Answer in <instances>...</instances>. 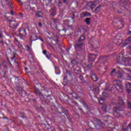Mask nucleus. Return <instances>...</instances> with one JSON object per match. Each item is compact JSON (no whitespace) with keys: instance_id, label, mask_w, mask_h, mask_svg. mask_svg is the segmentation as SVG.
I'll return each instance as SVG.
<instances>
[{"instance_id":"nucleus-1","label":"nucleus","mask_w":131,"mask_h":131,"mask_svg":"<svg viewBox=\"0 0 131 131\" xmlns=\"http://www.w3.org/2000/svg\"><path fill=\"white\" fill-rule=\"evenodd\" d=\"M118 104L117 106H115L113 108V112L115 117H120L121 114L120 112H123V110L121 108L124 107L125 103L121 97H119L117 99Z\"/></svg>"},{"instance_id":"nucleus-2","label":"nucleus","mask_w":131,"mask_h":131,"mask_svg":"<svg viewBox=\"0 0 131 131\" xmlns=\"http://www.w3.org/2000/svg\"><path fill=\"white\" fill-rule=\"evenodd\" d=\"M84 39H85V37L84 36H81L78 40L76 42L74 48L77 52H80L84 48V44H83Z\"/></svg>"},{"instance_id":"nucleus-3","label":"nucleus","mask_w":131,"mask_h":131,"mask_svg":"<svg viewBox=\"0 0 131 131\" xmlns=\"http://www.w3.org/2000/svg\"><path fill=\"white\" fill-rule=\"evenodd\" d=\"M115 88L120 93L122 92V91H123V85L121 84V81H117Z\"/></svg>"},{"instance_id":"nucleus-4","label":"nucleus","mask_w":131,"mask_h":131,"mask_svg":"<svg viewBox=\"0 0 131 131\" xmlns=\"http://www.w3.org/2000/svg\"><path fill=\"white\" fill-rule=\"evenodd\" d=\"M88 85H89L90 90H91L93 92H97V90H98V88H97V86L94 84V83H93L91 82H88Z\"/></svg>"},{"instance_id":"nucleus-5","label":"nucleus","mask_w":131,"mask_h":131,"mask_svg":"<svg viewBox=\"0 0 131 131\" xmlns=\"http://www.w3.org/2000/svg\"><path fill=\"white\" fill-rule=\"evenodd\" d=\"M90 76L93 81H98V77H97L94 71L91 70L90 71Z\"/></svg>"},{"instance_id":"nucleus-6","label":"nucleus","mask_w":131,"mask_h":131,"mask_svg":"<svg viewBox=\"0 0 131 131\" xmlns=\"http://www.w3.org/2000/svg\"><path fill=\"white\" fill-rule=\"evenodd\" d=\"M94 121L97 122V125H98V126H100V127H104V126H105V124L104 123V122H102V121L98 119L97 118H94Z\"/></svg>"},{"instance_id":"nucleus-7","label":"nucleus","mask_w":131,"mask_h":131,"mask_svg":"<svg viewBox=\"0 0 131 131\" xmlns=\"http://www.w3.org/2000/svg\"><path fill=\"white\" fill-rule=\"evenodd\" d=\"M92 14L90 13L89 12H83L80 14V18L81 19H83V18L85 17H90V16H91Z\"/></svg>"},{"instance_id":"nucleus-8","label":"nucleus","mask_w":131,"mask_h":131,"mask_svg":"<svg viewBox=\"0 0 131 131\" xmlns=\"http://www.w3.org/2000/svg\"><path fill=\"white\" fill-rule=\"evenodd\" d=\"M18 31L21 36H25L26 35V29L20 28Z\"/></svg>"},{"instance_id":"nucleus-9","label":"nucleus","mask_w":131,"mask_h":131,"mask_svg":"<svg viewBox=\"0 0 131 131\" xmlns=\"http://www.w3.org/2000/svg\"><path fill=\"white\" fill-rule=\"evenodd\" d=\"M17 26H18V24L16 20H10V27L11 28H17Z\"/></svg>"},{"instance_id":"nucleus-10","label":"nucleus","mask_w":131,"mask_h":131,"mask_svg":"<svg viewBox=\"0 0 131 131\" xmlns=\"http://www.w3.org/2000/svg\"><path fill=\"white\" fill-rule=\"evenodd\" d=\"M96 58L97 56L96 55L91 54L88 57V60L90 62H94V61H95Z\"/></svg>"},{"instance_id":"nucleus-11","label":"nucleus","mask_w":131,"mask_h":131,"mask_svg":"<svg viewBox=\"0 0 131 131\" xmlns=\"http://www.w3.org/2000/svg\"><path fill=\"white\" fill-rule=\"evenodd\" d=\"M76 78L77 80H79L81 83H85V80H84V78H83V76L80 75L76 76Z\"/></svg>"},{"instance_id":"nucleus-12","label":"nucleus","mask_w":131,"mask_h":131,"mask_svg":"<svg viewBox=\"0 0 131 131\" xmlns=\"http://www.w3.org/2000/svg\"><path fill=\"white\" fill-rule=\"evenodd\" d=\"M74 73L76 75V76H78L81 74V69L79 67H77L74 70Z\"/></svg>"},{"instance_id":"nucleus-13","label":"nucleus","mask_w":131,"mask_h":131,"mask_svg":"<svg viewBox=\"0 0 131 131\" xmlns=\"http://www.w3.org/2000/svg\"><path fill=\"white\" fill-rule=\"evenodd\" d=\"M50 12V16L54 17L57 14V10H56V8H54L51 10Z\"/></svg>"},{"instance_id":"nucleus-14","label":"nucleus","mask_w":131,"mask_h":131,"mask_svg":"<svg viewBox=\"0 0 131 131\" xmlns=\"http://www.w3.org/2000/svg\"><path fill=\"white\" fill-rule=\"evenodd\" d=\"M124 74L125 73L122 72H118L116 73V75L118 77V78H122V77H124Z\"/></svg>"},{"instance_id":"nucleus-15","label":"nucleus","mask_w":131,"mask_h":131,"mask_svg":"<svg viewBox=\"0 0 131 131\" xmlns=\"http://www.w3.org/2000/svg\"><path fill=\"white\" fill-rule=\"evenodd\" d=\"M115 42L117 46L121 45V43H122V38L120 37L119 39L117 38L115 40Z\"/></svg>"},{"instance_id":"nucleus-16","label":"nucleus","mask_w":131,"mask_h":131,"mask_svg":"<svg viewBox=\"0 0 131 131\" xmlns=\"http://www.w3.org/2000/svg\"><path fill=\"white\" fill-rule=\"evenodd\" d=\"M38 38L37 37V35L36 34H32L31 36V41H34L35 40H37Z\"/></svg>"},{"instance_id":"nucleus-17","label":"nucleus","mask_w":131,"mask_h":131,"mask_svg":"<svg viewBox=\"0 0 131 131\" xmlns=\"http://www.w3.org/2000/svg\"><path fill=\"white\" fill-rule=\"evenodd\" d=\"M5 43H6V46H7V47H8V48L9 49L11 48H13V44L12 43L11 41H10V40H9V39L6 40Z\"/></svg>"},{"instance_id":"nucleus-18","label":"nucleus","mask_w":131,"mask_h":131,"mask_svg":"<svg viewBox=\"0 0 131 131\" xmlns=\"http://www.w3.org/2000/svg\"><path fill=\"white\" fill-rule=\"evenodd\" d=\"M36 17L38 18H41L42 17V11H37L35 13Z\"/></svg>"},{"instance_id":"nucleus-19","label":"nucleus","mask_w":131,"mask_h":131,"mask_svg":"<svg viewBox=\"0 0 131 131\" xmlns=\"http://www.w3.org/2000/svg\"><path fill=\"white\" fill-rule=\"evenodd\" d=\"M126 89L127 90V93H130L131 92V83L129 82L126 85Z\"/></svg>"},{"instance_id":"nucleus-20","label":"nucleus","mask_w":131,"mask_h":131,"mask_svg":"<svg viewBox=\"0 0 131 131\" xmlns=\"http://www.w3.org/2000/svg\"><path fill=\"white\" fill-rule=\"evenodd\" d=\"M36 94L37 95H38L40 97V99H41V100L42 101H45V102H48V99L45 100V97H43V95H42L41 94L38 93V92H36Z\"/></svg>"},{"instance_id":"nucleus-21","label":"nucleus","mask_w":131,"mask_h":131,"mask_svg":"<svg viewBox=\"0 0 131 131\" xmlns=\"http://www.w3.org/2000/svg\"><path fill=\"white\" fill-rule=\"evenodd\" d=\"M92 48L95 49V50H96V49H99L100 48L99 42L96 41V42L93 45H92Z\"/></svg>"},{"instance_id":"nucleus-22","label":"nucleus","mask_w":131,"mask_h":131,"mask_svg":"<svg viewBox=\"0 0 131 131\" xmlns=\"http://www.w3.org/2000/svg\"><path fill=\"white\" fill-rule=\"evenodd\" d=\"M124 77H126V79H127V80H131V76L128 73H125Z\"/></svg>"},{"instance_id":"nucleus-23","label":"nucleus","mask_w":131,"mask_h":131,"mask_svg":"<svg viewBox=\"0 0 131 131\" xmlns=\"http://www.w3.org/2000/svg\"><path fill=\"white\" fill-rule=\"evenodd\" d=\"M102 108L103 111H104V112H106V111H107V109H108V105H107V104H103Z\"/></svg>"},{"instance_id":"nucleus-24","label":"nucleus","mask_w":131,"mask_h":131,"mask_svg":"<svg viewBox=\"0 0 131 131\" xmlns=\"http://www.w3.org/2000/svg\"><path fill=\"white\" fill-rule=\"evenodd\" d=\"M124 131H131V124H129L126 128H123Z\"/></svg>"},{"instance_id":"nucleus-25","label":"nucleus","mask_w":131,"mask_h":131,"mask_svg":"<svg viewBox=\"0 0 131 131\" xmlns=\"http://www.w3.org/2000/svg\"><path fill=\"white\" fill-rule=\"evenodd\" d=\"M89 125L90 128H92V129H94V128H95V127H96V125L93 122H90L89 124Z\"/></svg>"},{"instance_id":"nucleus-26","label":"nucleus","mask_w":131,"mask_h":131,"mask_svg":"<svg viewBox=\"0 0 131 131\" xmlns=\"http://www.w3.org/2000/svg\"><path fill=\"white\" fill-rule=\"evenodd\" d=\"M57 20L55 18H53L52 19V21H51V27L54 28V27H56V22Z\"/></svg>"},{"instance_id":"nucleus-27","label":"nucleus","mask_w":131,"mask_h":131,"mask_svg":"<svg viewBox=\"0 0 131 131\" xmlns=\"http://www.w3.org/2000/svg\"><path fill=\"white\" fill-rule=\"evenodd\" d=\"M91 20H92V18L90 17L85 18V22L86 23V24L90 25V24H91Z\"/></svg>"},{"instance_id":"nucleus-28","label":"nucleus","mask_w":131,"mask_h":131,"mask_svg":"<svg viewBox=\"0 0 131 131\" xmlns=\"http://www.w3.org/2000/svg\"><path fill=\"white\" fill-rule=\"evenodd\" d=\"M88 6L91 8L92 10H93V9L96 7V5L92 2H89L88 3Z\"/></svg>"},{"instance_id":"nucleus-29","label":"nucleus","mask_w":131,"mask_h":131,"mask_svg":"<svg viewBox=\"0 0 131 131\" xmlns=\"http://www.w3.org/2000/svg\"><path fill=\"white\" fill-rule=\"evenodd\" d=\"M62 113L61 112H58L59 113H60V114H62V113H63V114H64V115L67 116V112H68V111H67V110H66V108H62Z\"/></svg>"},{"instance_id":"nucleus-30","label":"nucleus","mask_w":131,"mask_h":131,"mask_svg":"<svg viewBox=\"0 0 131 131\" xmlns=\"http://www.w3.org/2000/svg\"><path fill=\"white\" fill-rule=\"evenodd\" d=\"M101 6H98L97 7H96V8L95 10V12L96 13V14H98V13H99V12H100V11H101Z\"/></svg>"},{"instance_id":"nucleus-31","label":"nucleus","mask_w":131,"mask_h":131,"mask_svg":"<svg viewBox=\"0 0 131 131\" xmlns=\"http://www.w3.org/2000/svg\"><path fill=\"white\" fill-rule=\"evenodd\" d=\"M17 50L20 52V53H22V52H23V46H22V45H20V46L18 47Z\"/></svg>"},{"instance_id":"nucleus-32","label":"nucleus","mask_w":131,"mask_h":131,"mask_svg":"<svg viewBox=\"0 0 131 131\" xmlns=\"http://www.w3.org/2000/svg\"><path fill=\"white\" fill-rule=\"evenodd\" d=\"M71 64L72 67H74L75 64H76V61H75V59H72L71 61Z\"/></svg>"},{"instance_id":"nucleus-33","label":"nucleus","mask_w":131,"mask_h":131,"mask_svg":"<svg viewBox=\"0 0 131 131\" xmlns=\"http://www.w3.org/2000/svg\"><path fill=\"white\" fill-rule=\"evenodd\" d=\"M105 101V98H101L99 100V104H104V102Z\"/></svg>"},{"instance_id":"nucleus-34","label":"nucleus","mask_w":131,"mask_h":131,"mask_svg":"<svg viewBox=\"0 0 131 131\" xmlns=\"http://www.w3.org/2000/svg\"><path fill=\"white\" fill-rule=\"evenodd\" d=\"M66 73L70 77L72 76V73L70 71L66 70Z\"/></svg>"},{"instance_id":"nucleus-35","label":"nucleus","mask_w":131,"mask_h":131,"mask_svg":"<svg viewBox=\"0 0 131 131\" xmlns=\"http://www.w3.org/2000/svg\"><path fill=\"white\" fill-rule=\"evenodd\" d=\"M26 51H29V52H30V51H31V48H30L29 45H27L26 46Z\"/></svg>"},{"instance_id":"nucleus-36","label":"nucleus","mask_w":131,"mask_h":131,"mask_svg":"<svg viewBox=\"0 0 131 131\" xmlns=\"http://www.w3.org/2000/svg\"><path fill=\"white\" fill-rule=\"evenodd\" d=\"M19 116L20 117H22V118H26V116H25V115H24V113H19Z\"/></svg>"},{"instance_id":"nucleus-37","label":"nucleus","mask_w":131,"mask_h":131,"mask_svg":"<svg viewBox=\"0 0 131 131\" xmlns=\"http://www.w3.org/2000/svg\"><path fill=\"white\" fill-rule=\"evenodd\" d=\"M46 56L48 59H51V57H52V55H51V54L49 53H47Z\"/></svg>"},{"instance_id":"nucleus-38","label":"nucleus","mask_w":131,"mask_h":131,"mask_svg":"<svg viewBox=\"0 0 131 131\" xmlns=\"http://www.w3.org/2000/svg\"><path fill=\"white\" fill-rule=\"evenodd\" d=\"M15 42L16 45L18 46V47H20V45H21V43H20V42H19V41H18V40L15 39Z\"/></svg>"},{"instance_id":"nucleus-39","label":"nucleus","mask_w":131,"mask_h":131,"mask_svg":"<svg viewBox=\"0 0 131 131\" xmlns=\"http://www.w3.org/2000/svg\"><path fill=\"white\" fill-rule=\"evenodd\" d=\"M59 67H57L55 68V72L57 74H60V73H57V71H59Z\"/></svg>"},{"instance_id":"nucleus-40","label":"nucleus","mask_w":131,"mask_h":131,"mask_svg":"<svg viewBox=\"0 0 131 131\" xmlns=\"http://www.w3.org/2000/svg\"><path fill=\"white\" fill-rule=\"evenodd\" d=\"M87 67L88 68L91 70V68H92V67H93V64H88L87 65Z\"/></svg>"},{"instance_id":"nucleus-41","label":"nucleus","mask_w":131,"mask_h":131,"mask_svg":"<svg viewBox=\"0 0 131 131\" xmlns=\"http://www.w3.org/2000/svg\"><path fill=\"white\" fill-rule=\"evenodd\" d=\"M13 57L11 58V60H14V59H15V58H16V53H13Z\"/></svg>"},{"instance_id":"nucleus-42","label":"nucleus","mask_w":131,"mask_h":131,"mask_svg":"<svg viewBox=\"0 0 131 131\" xmlns=\"http://www.w3.org/2000/svg\"><path fill=\"white\" fill-rule=\"evenodd\" d=\"M115 71H116V69H114L111 73V75H113V73H115Z\"/></svg>"},{"instance_id":"nucleus-43","label":"nucleus","mask_w":131,"mask_h":131,"mask_svg":"<svg viewBox=\"0 0 131 131\" xmlns=\"http://www.w3.org/2000/svg\"><path fill=\"white\" fill-rule=\"evenodd\" d=\"M73 16L74 17H77V16H78V13L77 12H74Z\"/></svg>"},{"instance_id":"nucleus-44","label":"nucleus","mask_w":131,"mask_h":131,"mask_svg":"<svg viewBox=\"0 0 131 131\" xmlns=\"http://www.w3.org/2000/svg\"><path fill=\"white\" fill-rule=\"evenodd\" d=\"M127 105H128V108L131 109V102H128Z\"/></svg>"},{"instance_id":"nucleus-45","label":"nucleus","mask_w":131,"mask_h":131,"mask_svg":"<svg viewBox=\"0 0 131 131\" xmlns=\"http://www.w3.org/2000/svg\"><path fill=\"white\" fill-rule=\"evenodd\" d=\"M72 104H74V105H75V106H77V102H76V101H72Z\"/></svg>"},{"instance_id":"nucleus-46","label":"nucleus","mask_w":131,"mask_h":131,"mask_svg":"<svg viewBox=\"0 0 131 131\" xmlns=\"http://www.w3.org/2000/svg\"><path fill=\"white\" fill-rule=\"evenodd\" d=\"M107 90H108L109 91L110 90L113 91V87H111V86H110L109 87L107 88Z\"/></svg>"},{"instance_id":"nucleus-47","label":"nucleus","mask_w":131,"mask_h":131,"mask_svg":"<svg viewBox=\"0 0 131 131\" xmlns=\"http://www.w3.org/2000/svg\"><path fill=\"white\" fill-rule=\"evenodd\" d=\"M30 10H31V11H35V7H30Z\"/></svg>"},{"instance_id":"nucleus-48","label":"nucleus","mask_w":131,"mask_h":131,"mask_svg":"<svg viewBox=\"0 0 131 131\" xmlns=\"http://www.w3.org/2000/svg\"><path fill=\"white\" fill-rule=\"evenodd\" d=\"M17 2L20 4L21 6H23V3L21 1V0H17Z\"/></svg>"},{"instance_id":"nucleus-49","label":"nucleus","mask_w":131,"mask_h":131,"mask_svg":"<svg viewBox=\"0 0 131 131\" xmlns=\"http://www.w3.org/2000/svg\"><path fill=\"white\" fill-rule=\"evenodd\" d=\"M120 23L122 25V26H124V22L123 21V20H121Z\"/></svg>"},{"instance_id":"nucleus-50","label":"nucleus","mask_w":131,"mask_h":131,"mask_svg":"<svg viewBox=\"0 0 131 131\" xmlns=\"http://www.w3.org/2000/svg\"><path fill=\"white\" fill-rule=\"evenodd\" d=\"M42 53H43V55H46L48 54V53H47V50H43L42 51Z\"/></svg>"},{"instance_id":"nucleus-51","label":"nucleus","mask_w":131,"mask_h":131,"mask_svg":"<svg viewBox=\"0 0 131 131\" xmlns=\"http://www.w3.org/2000/svg\"><path fill=\"white\" fill-rule=\"evenodd\" d=\"M38 26L39 27H42V24L41 23H39Z\"/></svg>"},{"instance_id":"nucleus-52","label":"nucleus","mask_w":131,"mask_h":131,"mask_svg":"<svg viewBox=\"0 0 131 131\" xmlns=\"http://www.w3.org/2000/svg\"><path fill=\"white\" fill-rule=\"evenodd\" d=\"M39 38L40 40H41V41H42V42H44V41H43V39H42V38L39 37Z\"/></svg>"},{"instance_id":"nucleus-53","label":"nucleus","mask_w":131,"mask_h":131,"mask_svg":"<svg viewBox=\"0 0 131 131\" xmlns=\"http://www.w3.org/2000/svg\"><path fill=\"white\" fill-rule=\"evenodd\" d=\"M127 35H131V31H129L128 32Z\"/></svg>"},{"instance_id":"nucleus-54","label":"nucleus","mask_w":131,"mask_h":131,"mask_svg":"<svg viewBox=\"0 0 131 131\" xmlns=\"http://www.w3.org/2000/svg\"><path fill=\"white\" fill-rule=\"evenodd\" d=\"M53 0H48V2L50 4H52V2Z\"/></svg>"},{"instance_id":"nucleus-55","label":"nucleus","mask_w":131,"mask_h":131,"mask_svg":"<svg viewBox=\"0 0 131 131\" xmlns=\"http://www.w3.org/2000/svg\"><path fill=\"white\" fill-rule=\"evenodd\" d=\"M108 59V57H105L103 58V60H107Z\"/></svg>"},{"instance_id":"nucleus-56","label":"nucleus","mask_w":131,"mask_h":131,"mask_svg":"<svg viewBox=\"0 0 131 131\" xmlns=\"http://www.w3.org/2000/svg\"><path fill=\"white\" fill-rule=\"evenodd\" d=\"M3 119H8V118L7 117H3Z\"/></svg>"},{"instance_id":"nucleus-57","label":"nucleus","mask_w":131,"mask_h":131,"mask_svg":"<svg viewBox=\"0 0 131 131\" xmlns=\"http://www.w3.org/2000/svg\"><path fill=\"white\" fill-rule=\"evenodd\" d=\"M128 44L127 43H126L125 44H124L123 46L125 47L126 46H127Z\"/></svg>"},{"instance_id":"nucleus-58","label":"nucleus","mask_w":131,"mask_h":131,"mask_svg":"<svg viewBox=\"0 0 131 131\" xmlns=\"http://www.w3.org/2000/svg\"><path fill=\"white\" fill-rule=\"evenodd\" d=\"M19 15L20 16V17H22L23 16V14H22V13H19Z\"/></svg>"},{"instance_id":"nucleus-59","label":"nucleus","mask_w":131,"mask_h":131,"mask_svg":"<svg viewBox=\"0 0 131 131\" xmlns=\"http://www.w3.org/2000/svg\"><path fill=\"white\" fill-rule=\"evenodd\" d=\"M118 14H121V11L118 10Z\"/></svg>"},{"instance_id":"nucleus-60","label":"nucleus","mask_w":131,"mask_h":131,"mask_svg":"<svg viewBox=\"0 0 131 131\" xmlns=\"http://www.w3.org/2000/svg\"><path fill=\"white\" fill-rule=\"evenodd\" d=\"M9 64L10 66H12V63H11V62L9 61Z\"/></svg>"},{"instance_id":"nucleus-61","label":"nucleus","mask_w":131,"mask_h":131,"mask_svg":"<svg viewBox=\"0 0 131 131\" xmlns=\"http://www.w3.org/2000/svg\"><path fill=\"white\" fill-rule=\"evenodd\" d=\"M1 43H2V45H4V41L2 40L1 42H0Z\"/></svg>"},{"instance_id":"nucleus-62","label":"nucleus","mask_w":131,"mask_h":131,"mask_svg":"<svg viewBox=\"0 0 131 131\" xmlns=\"http://www.w3.org/2000/svg\"><path fill=\"white\" fill-rule=\"evenodd\" d=\"M11 15H14V12H13V11H11Z\"/></svg>"},{"instance_id":"nucleus-63","label":"nucleus","mask_w":131,"mask_h":131,"mask_svg":"<svg viewBox=\"0 0 131 131\" xmlns=\"http://www.w3.org/2000/svg\"><path fill=\"white\" fill-rule=\"evenodd\" d=\"M63 3H67V0H63Z\"/></svg>"},{"instance_id":"nucleus-64","label":"nucleus","mask_w":131,"mask_h":131,"mask_svg":"<svg viewBox=\"0 0 131 131\" xmlns=\"http://www.w3.org/2000/svg\"><path fill=\"white\" fill-rule=\"evenodd\" d=\"M4 68H8V67L7 66V65L4 66Z\"/></svg>"}]
</instances>
